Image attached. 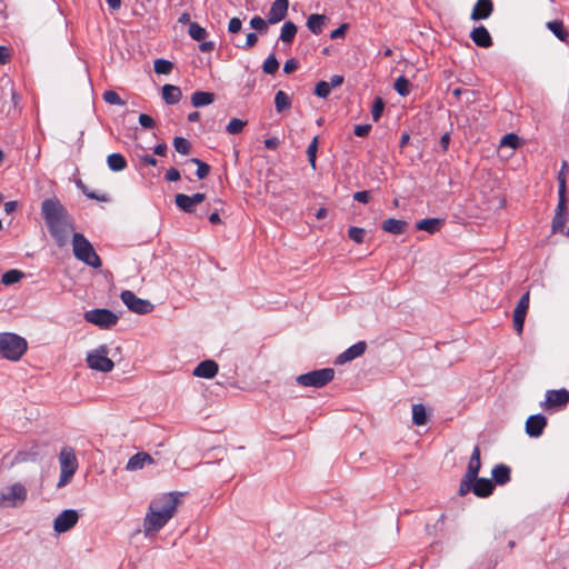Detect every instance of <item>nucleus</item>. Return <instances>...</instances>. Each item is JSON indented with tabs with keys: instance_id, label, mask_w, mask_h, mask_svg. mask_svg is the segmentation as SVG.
<instances>
[{
	"instance_id": "obj_16",
	"label": "nucleus",
	"mask_w": 569,
	"mask_h": 569,
	"mask_svg": "<svg viewBox=\"0 0 569 569\" xmlns=\"http://www.w3.org/2000/svg\"><path fill=\"white\" fill-rule=\"evenodd\" d=\"M495 6L492 0H477L472 8L470 19L480 21L488 19L493 12Z\"/></svg>"
},
{
	"instance_id": "obj_61",
	"label": "nucleus",
	"mask_w": 569,
	"mask_h": 569,
	"mask_svg": "<svg viewBox=\"0 0 569 569\" xmlns=\"http://www.w3.org/2000/svg\"><path fill=\"white\" fill-rule=\"evenodd\" d=\"M348 30V24L347 23H342L340 27H338L337 29H335L331 33H330V38L331 39H339V38H343L346 32Z\"/></svg>"
},
{
	"instance_id": "obj_58",
	"label": "nucleus",
	"mask_w": 569,
	"mask_h": 569,
	"mask_svg": "<svg viewBox=\"0 0 569 569\" xmlns=\"http://www.w3.org/2000/svg\"><path fill=\"white\" fill-rule=\"evenodd\" d=\"M371 130V124H357L355 127V134L357 137H367Z\"/></svg>"
},
{
	"instance_id": "obj_7",
	"label": "nucleus",
	"mask_w": 569,
	"mask_h": 569,
	"mask_svg": "<svg viewBox=\"0 0 569 569\" xmlns=\"http://www.w3.org/2000/svg\"><path fill=\"white\" fill-rule=\"evenodd\" d=\"M83 318L101 329H110L117 325L119 317L111 310L104 308L86 311Z\"/></svg>"
},
{
	"instance_id": "obj_33",
	"label": "nucleus",
	"mask_w": 569,
	"mask_h": 569,
	"mask_svg": "<svg viewBox=\"0 0 569 569\" xmlns=\"http://www.w3.org/2000/svg\"><path fill=\"white\" fill-rule=\"evenodd\" d=\"M176 206L186 213L194 212L196 206L193 204L192 198L184 193H177L174 197Z\"/></svg>"
},
{
	"instance_id": "obj_24",
	"label": "nucleus",
	"mask_w": 569,
	"mask_h": 569,
	"mask_svg": "<svg viewBox=\"0 0 569 569\" xmlns=\"http://www.w3.org/2000/svg\"><path fill=\"white\" fill-rule=\"evenodd\" d=\"M511 469L509 466L505 463H499L493 467L491 471L492 481L496 485L503 486L508 483L511 479Z\"/></svg>"
},
{
	"instance_id": "obj_39",
	"label": "nucleus",
	"mask_w": 569,
	"mask_h": 569,
	"mask_svg": "<svg viewBox=\"0 0 569 569\" xmlns=\"http://www.w3.org/2000/svg\"><path fill=\"white\" fill-rule=\"evenodd\" d=\"M393 88L401 97H406L410 93V82L405 76H400L396 79Z\"/></svg>"
},
{
	"instance_id": "obj_44",
	"label": "nucleus",
	"mask_w": 569,
	"mask_h": 569,
	"mask_svg": "<svg viewBox=\"0 0 569 569\" xmlns=\"http://www.w3.org/2000/svg\"><path fill=\"white\" fill-rule=\"evenodd\" d=\"M527 312L515 308L513 310V328L518 335H521L523 331V325Z\"/></svg>"
},
{
	"instance_id": "obj_6",
	"label": "nucleus",
	"mask_w": 569,
	"mask_h": 569,
	"mask_svg": "<svg viewBox=\"0 0 569 569\" xmlns=\"http://www.w3.org/2000/svg\"><path fill=\"white\" fill-rule=\"evenodd\" d=\"M109 348L107 345H101L97 349L88 352L87 355V363L88 367L92 370L100 372H110L112 371L114 363L108 357Z\"/></svg>"
},
{
	"instance_id": "obj_3",
	"label": "nucleus",
	"mask_w": 569,
	"mask_h": 569,
	"mask_svg": "<svg viewBox=\"0 0 569 569\" xmlns=\"http://www.w3.org/2000/svg\"><path fill=\"white\" fill-rule=\"evenodd\" d=\"M72 247L74 257L92 268H100L102 261L90 241L79 232L73 233Z\"/></svg>"
},
{
	"instance_id": "obj_54",
	"label": "nucleus",
	"mask_w": 569,
	"mask_h": 569,
	"mask_svg": "<svg viewBox=\"0 0 569 569\" xmlns=\"http://www.w3.org/2000/svg\"><path fill=\"white\" fill-rule=\"evenodd\" d=\"M139 123L143 129H152L156 126L153 118L147 113H141L139 116Z\"/></svg>"
},
{
	"instance_id": "obj_56",
	"label": "nucleus",
	"mask_w": 569,
	"mask_h": 569,
	"mask_svg": "<svg viewBox=\"0 0 569 569\" xmlns=\"http://www.w3.org/2000/svg\"><path fill=\"white\" fill-rule=\"evenodd\" d=\"M242 28V22L239 18H231L228 24V31L230 33H238Z\"/></svg>"
},
{
	"instance_id": "obj_21",
	"label": "nucleus",
	"mask_w": 569,
	"mask_h": 569,
	"mask_svg": "<svg viewBox=\"0 0 569 569\" xmlns=\"http://www.w3.org/2000/svg\"><path fill=\"white\" fill-rule=\"evenodd\" d=\"M473 43L480 48H490L493 44L492 38L485 26H478L470 32Z\"/></svg>"
},
{
	"instance_id": "obj_11",
	"label": "nucleus",
	"mask_w": 569,
	"mask_h": 569,
	"mask_svg": "<svg viewBox=\"0 0 569 569\" xmlns=\"http://www.w3.org/2000/svg\"><path fill=\"white\" fill-rule=\"evenodd\" d=\"M170 520L168 512H161L158 509L148 508V512L143 520V530L147 536L158 532L162 529Z\"/></svg>"
},
{
	"instance_id": "obj_20",
	"label": "nucleus",
	"mask_w": 569,
	"mask_h": 569,
	"mask_svg": "<svg viewBox=\"0 0 569 569\" xmlns=\"http://www.w3.org/2000/svg\"><path fill=\"white\" fill-rule=\"evenodd\" d=\"M566 208H567V197H565L562 200L559 198L558 206L556 213L552 218V232H561L566 226L567 222V214H566Z\"/></svg>"
},
{
	"instance_id": "obj_59",
	"label": "nucleus",
	"mask_w": 569,
	"mask_h": 569,
	"mask_svg": "<svg viewBox=\"0 0 569 569\" xmlns=\"http://www.w3.org/2000/svg\"><path fill=\"white\" fill-rule=\"evenodd\" d=\"M180 171L177 168H169L166 172V180L170 182H174L180 180Z\"/></svg>"
},
{
	"instance_id": "obj_48",
	"label": "nucleus",
	"mask_w": 569,
	"mask_h": 569,
	"mask_svg": "<svg viewBox=\"0 0 569 569\" xmlns=\"http://www.w3.org/2000/svg\"><path fill=\"white\" fill-rule=\"evenodd\" d=\"M247 124V121H243L241 119H238V118H232L229 123L227 124V132L230 133V134H237V133H240L244 126Z\"/></svg>"
},
{
	"instance_id": "obj_49",
	"label": "nucleus",
	"mask_w": 569,
	"mask_h": 569,
	"mask_svg": "<svg viewBox=\"0 0 569 569\" xmlns=\"http://www.w3.org/2000/svg\"><path fill=\"white\" fill-rule=\"evenodd\" d=\"M366 230L359 227H350L348 229V237L358 244L363 243Z\"/></svg>"
},
{
	"instance_id": "obj_37",
	"label": "nucleus",
	"mask_w": 569,
	"mask_h": 569,
	"mask_svg": "<svg viewBox=\"0 0 569 569\" xmlns=\"http://www.w3.org/2000/svg\"><path fill=\"white\" fill-rule=\"evenodd\" d=\"M24 277V273L18 269H11L2 274L1 281L6 286H11L19 282Z\"/></svg>"
},
{
	"instance_id": "obj_63",
	"label": "nucleus",
	"mask_w": 569,
	"mask_h": 569,
	"mask_svg": "<svg viewBox=\"0 0 569 569\" xmlns=\"http://www.w3.org/2000/svg\"><path fill=\"white\" fill-rule=\"evenodd\" d=\"M258 42V36L254 32H250L247 34V41L240 48L247 50L252 48Z\"/></svg>"
},
{
	"instance_id": "obj_34",
	"label": "nucleus",
	"mask_w": 569,
	"mask_h": 569,
	"mask_svg": "<svg viewBox=\"0 0 569 569\" xmlns=\"http://www.w3.org/2000/svg\"><path fill=\"white\" fill-rule=\"evenodd\" d=\"M428 421L427 409L422 403L412 405V422L416 426H425Z\"/></svg>"
},
{
	"instance_id": "obj_45",
	"label": "nucleus",
	"mask_w": 569,
	"mask_h": 569,
	"mask_svg": "<svg viewBox=\"0 0 569 569\" xmlns=\"http://www.w3.org/2000/svg\"><path fill=\"white\" fill-rule=\"evenodd\" d=\"M385 110V101L381 97H377L373 100L371 116L375 122H378Z\"/></svg>"
},
{
	"instance_id": "obj_47",
	"label": "nucleus",
	"mask_w": 569,
	"mask_h": 569,
	"mask_svg": "<svg viewBox=\"0 0 569 569\" xmlns=\"http://www.w3.org/2000/svg\"><path fill=\"white\" fill-rule=\"evenodd\" d=\"M317 150H318V137H315L307 148L308 161L312 169H316Z\"/></svg>"
},
{
	"instance_id": "obj_53",
	"label": "nucleus",
	"mask_w": 569,
	"mask_h": 569,
	"mask_svg": "<svg viewBox=\"0 0 569 569\" xmlns=\"http://www.w3.org/2000/svg\"><path fill=\"white\" fill-rule=\"evenodd\" d=\"M331 88L327 81H319L315 87V94L319 98H327L330 94Z\"/></svg>"
},
{
	"instance_id": "obj_1",
	"label": "nucleus",
	"mask_w": 569,
	"mask_h": 569,
	"mask_svg": "<svg viewBox=\"0 0 569 569\" xmlns=\"http://www.w3.org/2000/svg\"><path fill=\"white\" fill-rule=\"evenodd\" d=\"M41 214L56 244L64 247L70 233L74 230L73 220L68 210L57 197H53L42 201Z\"/></svg>"
},
{
	"instance_id": "obj_51",
	"label": "nucleus",
	"mask_w": 569,
	"mask_h": 569,
	"mask_svg": "<svg viewBox=\"0 0 569 569\" xmlns=\"http://www.w3.org/2000/svg\"><path fill=\"white\" fill-rule=\"evenodd\" d=\"M268 20H263L260 16H256L250 20V27L260 33H266L268 31Z\"/></svg>"
},
{
	"instance_id": "obj_4",
	"label": "nucleus",
	"mask_w": 569,
	"mask_h": 569,
	"mask_svg": "<svg viewBox=\"0 0 569 569\" xmlns=\"http://www.w3.org/2000/svg\"><path fill=\"white\" fill-rule=\"evenodd\" d=\"M480 468H481L480 448H479V446H476L473 448L471 457L469 459L466 473L463 475V477L460 481L459 490H458L459 496L463 497L470 492L471 485L475 481V479H477Z\"/></svg>"
},
{
	"instance_id": "obj_26",
	"label": "nucleus",
	"mask_w": 569,
	"mask_h": 569,
	"mask_svg": "<svg viewBox=\"0 0 569 569\" xmlns=\"http://www.w3.org/2000/svg\"><path fill=\"white\" fill-rule=\"evenodd\" d=\"M445 224V219L426 218L416 223V228L428 233H436Z\"/></svg>"
},
{
	"instance_id": "obj_62",
	"label": "nucleus",
	"mask_w": 569,
	"mask_h": 569,
	"mask_svg": "<svg viewBox=\"0 0 569 569\" xmlns=\"http://www.w3.org/2000/svg\"><path fill=\"white\" fill-rule=\"evenodd\" d=\"M353 199L361 203H368L370 200V192L367 190L353 193Z\"/></svg>"
},
{
	"instance_id": "obj_42",
	"label": "nucleus",
	"mask_w": 569,
	"mask_h": 569,
	"mask_svg": "<svg viewBox=\"0 0 569 569\" xmlns=\"http://www.w3.org/2000/svg\"><path fill=\"white\" fill-rule=\"evenodd\" d=\"M173 147L180 154L187 156L191 152V143L182 137H176L173 139Z\"/></svg>"
},
{
	"instance_id": "obj_9",
	"label": "nucleus",
	"mask_w": 569,
	"mask_h": 569,
	"mask_svg": "<svg viewBox=\"0 0 569 569\" xmlns=\"http://www.w3.org/2000/svg\"><path fill=\"white\" fill-rule=\"evenodd\" d=\"M120 298L131 312L147 315L153 310V305L149 300L139 298L131 290H123Z\"/></svg>"
},
{
	"instance_id": "obj_15",
	"label": "nucleus",
	"mask_w": 569,
	"mask_h": 569,
	"mask_svg": "<svg viewBox=\"0 0 569 569\" xmlns=\"http://www.w3.org/2000/svg\"><path fill=\"white\" fill-rule=\"evenodd\" d=\"M367 349L366 341H359L351 347H349L347 350L341 352L335 360V365H345L365 353Z\"/></svg>"
},
{
	"instance_id": "obj_31",
	"label": "nucleus",
	"mask_w": 569,
	"mask_h": 569,
	"mask_svg": "<svg viewBox=\"0 0 569 569\" xmlns=\"http://www.w3.org/2000/svg\"><path fill=\"white\" fill-rule=\"evenodd\" d=\"M569 171V166L567 161H562L561 169L558 172L557 180H558V197L561 198V200L567 197V173Z\"/></svg>"
},
{
	"instance_id": "obj_2",
	"label": "nucleus",
	"mask_w": 569,
	"mask_h": 569,
	"mask_svg": "<svg viewBox=\"0 0 569 569\" xmlns=\"http://www.w3.org/2000/svg\"><path fill=\"white\" fill-rule=\"evenodd\" d=\"M27 348L28 345L24 338L12 332L0 333L1 357L11 361H17L24 355Z\"/></svg>"
},
{
	"instance_id": "obj_12",
	"label": "nucleus",
	"mask_w": 569,
	"mask_h": 569,
	"mask_svg": "<svg viewBox=\"0 0 569 569\" xmlns=\"http://www.w3.org/2000/svg\"><path fill=\"white\" fill-rule=\"evenodd\" d=\"M183 496L181 492H169L164 493L159 498L153 499L150 502V509H158L161 512H168L170 519L174 516L177 507L180 503V498Z\"/></svg>"
},
{
	"instance_id": "obj_8",
	"label": "nucleus",
	"mask_w": 569,
	"mask_h": 569,
	"mask_svg": "<svg viewBox=\"0 0 569 569\" xmlns=\"http://www.w3.org/2000/svg\"><path fill=\"white\" fill-rule=\"evenodd\" d=\"M27 499V489L20 482L7 488L0 496V507H18Z\"/></svg>"
},
{
	"instance_id": "obj_43",
	"label": "nucleus",
	"mask_w": 569,
	"mask_h": 569,
	"mask_svg": "<svg viewBox=\"0 0 569 569\" xmlns=\"http://www.w3.org/2000/svg\"><path fill=\"white\" fill-rule=\"evenodd\" d=\"M279 69V61L277 60L274 53H271L262 64V71L266 74H274Z\"/></svg>"
},
{
	"instance_id": "obj_52",
	"label": "nucleus",
	"mask_w": 569,
	"mask_h": 569,
	"mask_svg": "<svg viewBox=\"0 0 569 569\" xmlns=\"http://www.w3.org/2000/svg\"><path fill=\"white\" fill-rule=\"evenodd\" d=\"M501 146L517 149L520 146V139L516 133H507L501 139Z\"/></svg>"
},
{
	"instance_id": "obj_10",
	"label": "nucleus",
	"mask_w": 569,
	"mask_h": 569,
	"mask_svg": "<svg viewBox=\"0 0 569 569\" xmlns=\"http://www.w3.org/2000/svg\"><path fill=\"white\" fill-rule=\"evenodd\" d=\"M569 403V391L565 388L558 390H548L546 399L540 403L546 411H557L565 409Z\"/></svg>"
},
{
	"instance_id": "obj_25",
	"label": "nucleus",
	"mask_w": 569,
	"mask_h": 569,
	"mask_svg": "<svg viewBox=\"0 0 569 569\" xmlns=\"http://www.w3.org/2000/svg\"><path fill=\"white\" fill-rule=\"evenodd\" d=\"M407 226H408V222L405 220L388 218L382 222L381 229L385 232H388L391 234H402L406 231Z\"/></svg>"
},
{
	"instance_id": "obj_30",
	"label": "nucleus",
	"mask_w": 569,
	"mask_h": 569,
	"mask_svg": "<svg viewBox=\"0 0 569 569\" xmlns=\"http://www.w3.org/2000/svg\"><path fill=\"white\" fill-rule=\"evenodd\" d=\"M547 28L562 42H568L569 32L561 20L547 22Z\"/></svg>"
},
{
	"instance_id": "obj_46",
	"label": "nucleus",
	"mask_w": 569,
	"mask_h": 569,
	"mask_svg": "<svg viewBox=\"0 0 569 569\" xmlns=\"http://www.w3.org/2000/svg\"><path fill=\"white\" fill-rule=\"evenodd\" d=\"M189 162L194 163L197 166V177L199 179H204L210 172V166L198 158L189 159Z\"/></svg>"
},
{
	"instance_id": "obj_14",
	"label": "nucleus",
	"mask_w": 569,
	"mask_h": 569,
	"mask_svg": "<svg viewBox=\"0 0 569 569\" xmlns=\"http://www.w3.org/2000/svg\"><path fill=\"white\" fill-rule=\"evenodd\" d=\"M547 418L541 413H537L528 417L525 430L529 437L539 438L543 433V430L547 427Z\"/></svg>"
},
{
	"instance_id": "obj_35",
	"label": "nucleus",
	"mask_w": 569,
	"mask_h": 569,
	"mask_svg": "<svg viewBox=\"0 0 569 569\" xmlns=\"http://www.w3.org/2000/svg\"><path fill=\"white\" fill-rule=\"evenodd\" d=\"M297 26L292 21H286L281 28L280 40L284 43H291L297 33Z\"/></svg>"
},
{
	"instance_id": "obj_60",
	"label": "nucleus",
	"mask_w": 569,
	"mask_h": 569,
	"mask_svg": "<svg viewBox=\"0 0 569 569\" xmlns=\"http://www.w3.org/2000/svg\"><path fill=\"white\" fill-rule=\"evenodd\" d=\"M517 309L522 310L525 312L529 309V291H527L522 297L519 299L517 306Z\"/></svg>"
},
{
	"instance_id": "obj_27",
	"label": "nucleus",
	"mask_w": 569,
	"mask_h": 569,
	"mask_svg": "<svg viewBox=\"0 0 569 569\" xmlns=\"http://www.w3.org/2000/svg\"><path fill=\"white\" fill-rule=\"evenodd\" d=\"M328 21H329V19L327 16L319 14V13H312L309 16V18L307 20V28L313 34H320Z\"/></svg>"
},
{
	"instance_id": "obj_50",
	"label": "nucleus",
	"mask_w": 569,
	"mask_h": 569,
	"mask_svg": "<svg viewBox=\"0 0 569 569\" xmlns=\"http://www.w3.org/2000/svg\"><path fill=\"white\" fill-rule=\"evenodd\" d=\"M103 100L110 104L124 106L126 101L113 90H107L102 94Z\"/></svg>"
},
{
	"instance_id": "obj_64",
	"label": "nucleus",
	"mask_w": 569,
	"mask_h": 569,
	"mask_svg": "<svg viewBox=\"0 0 569 569\" xmlns=\"http://www.w3.org/2000/svg\"><path fill=\"white\" fill-rule=\"evenodd\" d=\"M139 159H140L141 163L147 164V166L156 167L158 163V160L150 154H143V156L139 157Z\"/></svg>"
},
{
	"instance_id": "obj_17",
	"label": "nucleus",
	"mask_w": 569,
	"mask_h": 569,
	"mask_svg": "<svg viewBox=\"0 0 569 569\" xmlns=\"http://www.w3.org/2000/svg\"><path fill=\"white\" fill-rule=\"evenodd\" d=\"M289 8V1L288 0H276L272 2L271 8L268 13V22L270 24L278 23L282 21L287 13Z\"/></svg>"
},
{
	"instance_id": "obj_28",
	"label": "nucleus",
	"mask_w": 569,
	"mask_h": 569,
	"mask_svg": "<svg viewBox=\"0 0 569 569\" xmlns=\"http://www.w3.org/2000/svg\"><path fill=\"white\" fill-rule=\"evenodd\" d=\"M182 98L181 89L173 84H164L162 87V99L168 104H176Z\"/></svg>"
},
{
	"instance_id": "obj_13",
	"label": "nucleus",
	"mask_w": 569,
	"mask_h": 569,
	"mask_svg": "<svg viewBox=\"0 0 569 569\" xmlns=\"http://www.w3.org/2000/svg\"><path fill=\"white\" fill-rule=\"evenodd\" d=\"M79 520V515L73 509L63 510L53 521V529L58 533H63L73 528Z\"/></svg>"
},
{
	"instance_id": "obj_57",
	"label": "nucleus",
	"mask_w": 569,
	"mask_h": 569,
	"mask_svg": "<svg viewBox=\"0 0 569 569\" xmlns=\"http://www.w3.org/2000/svg\"><path fill=\"white\" fill-rule=\"evenodd\" d=\"M298 67H299V63L295 58L288 59L284 62L283 72L288 73V74L292 73L293 71H296L298 69Z\"/></svg>"
},
{
	"instance_id": "obj_38",
	"label": "nucleus",
	"mask_w": 569,
	"mask_h": 569,
	"mask_svg": "<svg viewBox=\"0 0 569 569\" xmlns=\"http://www.w3.org/2000/svg\"><path fill=\"white\" fill-rule=\"evenodd\" d=\"M76 184L89 199H93V200H98V201H102V202H107L110 200L109 196L106 193L99 194L94 191H90L88 189V187L81 180H78L76 182Z\"/></svg>"
},
{
	"instance_id": "obj_23",
	"label": "nucleus",
	"mask_w": 569,
	"mask_h": 569,
	"mask_svg": "<svg viewBox=\"0 0 569 569\" xmlns=\"http://www.w3.org/2000/svg\"><path fill=\"white\" fill-rule=\"evenodd\" d=\"M154 459L151 455L144 451L137 452L127 462L126 469L128 471H137L144 467V465H153Z\"/></svg>"
},
{
	"instance_id": "obj_40",
	"label": "nucleus",
	"mask_w": 569,
	"mask_h": 569,
	"mask_svg": "<svg viewBox=\"0 0 569 569\" xmlns=\"http://www.w3.org/2000/svg\"><path fill=\"white\" fill-rule=\"evenodd\" d=\"M153 69L158 74H169L173 69V63L169 60L159 58L154 60Z\"/></svg>"
},
{
	"instance_id": "obj_22",
	"label": "nucleus",
	"mask_w": 569,
	"mask_h": 569,
	"mask_svg": "<svg viewBox=\"0 0 569 569\" xmlns=\"http://www.w3.org/2000/svg\"><path fill=\"white\" fill-rule=\"evenodd\" d=\"M219 370V366L214 360L207 359L201 361L194 369L193 376L199 378L211 379L213 378Z\"/></svg>"
},
{
	"instance_id": "obj_55",
	"label": "nucleus",
	"mask_w": 569,
	"mask_h": 569,
	"mask_svg": "<svg viewBox=\"0 0 569 569\" xmlns=\"http://www.w3.org/2000/svg\"><path fill=\"white\" fill-rule=\"evenodd\" d=\"M76 472H71L70 470H60V478L58 481V488L64 487L69 483Z\"/></svg>"
},
{
	"instance_id": "obj_18",
	"label": "nucleus",
	"mask_w": 569,
	"mask_h": 569,
	"mask_svg": "<svg viewBox=\"0 0 569 569\" xmlns=\"http://www.w3.org/2000/svg\"><path fill=\"white\" fill-rule=\"evenodd\" d=\"M60 470H70L76 472L78 460L74 450L71 447H63L59 453Z\"/></svg>"
},
{
	"instance_id": "obj_5",
	"label": "nucleus",
	"mask_w": 569,
	"mask_h": 569,
	"mask_svg": "<svg viewBox=\"0 0 569 569\" xmlns=\"http://www.w3.org/2000/svg\"><path fill=\"white\" fill-rule=\"evenodd\" d=\"M335 378L332 368H323L302 373L296 378L297 383L303 387L322 388Z\"/></svg>"
},
{
	"instance_id": "obj_36",
	"label": "nucleus",
	"mask_w": 569,
	"mask_h": 569,
	"mask_svg": "<svg viewBox=\"0 0 569 569\" xmlns=\"http://www.w3.org/2000/svg\"><path fill=\"white\" fill-rule=\"evenodd\" d=\"M274 107H276L277 112H282L291 107V100L284 91L279 90L276 93Z\"/></svg>"
},
{
	"instance_id": "obj_19",
	"label": "nucleus",
	"mask_w": 569,
	"mask_h": 569,
	"mask_svg": "<svg viewBox=\"0 0 569 569\" xmlns=\"http://www.w3.org/2000/svg\"><path fill=\"white\" fill-rule=\"evenodd\" d=\"M495 490V483L491 479L488 478H479L477 476V479L471 485V490L475 496L479 498H487L489 497Z\"/></svg>"
},
{
	"instance_id": "obj_29",
	"label": "nucleus",
	"mask_w": 569,
	"mask_h": 569,
	"mask_svg": "<svg viewBox=\"0 0 569 569\" xmlns=\"http://www.w3.org/2000/svg\"><path fill=\"white\" fill-rule=\"evenodd\" d=\"M214 93L208 91H194L191 94V103L196 108L208 106L214 101Z\"/></svg>"
},
{
	"instance_id": "obj_41",
	"label": "nucleus",
	"mask_w": 569,
	"mask_h": 569,
	"mask_svg": "<svg viewBox=\"0 0 569 569\" xmlns=\"http://www.w3.org/2000/svg\"><path fill=\"white\" fill-rule=\"evenodd\" d=\"M188 33L196 41L204 40L208 34L207 30L197 22L190 23Z\"/></svg>"
},
{
	"instance_id": "obj_32",
	"label": "nucleus",
	"mask_w": 569,
	"mask_h": 569,
	"mask_svg": "<svg viewBox=\"0 0 569 569\" xmlns=\"http://www.w3.org/2000/svg\"><path fill=\"white\" fill-rule=\"evenodd\" d=\"M107 164L111 171H122L127 168L128 163L121 153H111L107 157Z\"/></svg>"
}]
</instances>
